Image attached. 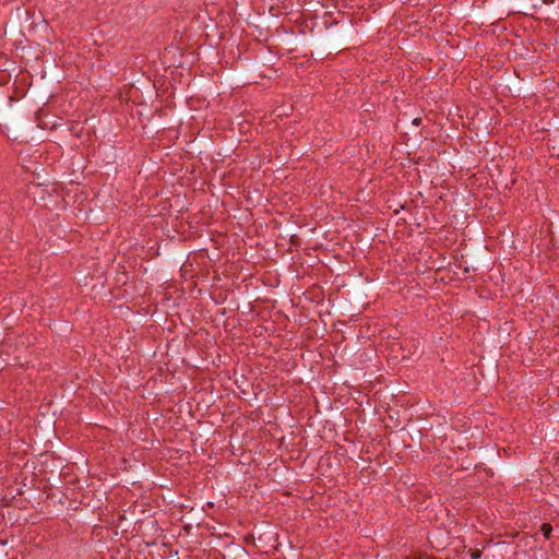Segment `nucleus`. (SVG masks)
<instances>
[{
	"mask_svg": "<svg viewBox=\"0 0 559 559\" xmlns=\"http://www.w3.org/2000/svg\"><path fill=\"white\" fill-rule=\"evenodd\" d=\"M479 557H480L479 551H476L475 554L472 555V559H478Z\"/></svg>",
	"mask_w": 559,
	"mask_h": 559,
	"instance_id": "obj_2",
	"label": "nucleus"
},
{
	"mask_svg": "<svg viewBox=\"0 0 559 559\" xmlns=\"http://www.w3.org/2000/svg\"><path fill=\"white\" fill-rule=\"evenodd\" d=\"M420 121H421L420 118H416V119L413 120V123L418 126V124H420Z\"/></svg>",
	"mask_w": 559,
	"mask_h": 559,
	"instance_id": "obj_3",
	"label": "nucleus"
},
{
	"mask_svg": "<svg viewBox=\"0 0 559 559\" xmlns=\"http://www.w3.org/2000/svg\"><path fill=\"white\" fill-rule=\"evenodd\" d=\"M554 2H555V0H544V3H546V4H551Z\"/></svg>",
	"mask_w": 559,
	"mask_h": 559,
	"instance_id": "obj_4",
	"label": "nucleus"
},
{
	"mask_svg": "<svg viewBox=\"0 0 559 559\" xmlns=\"http://www.w3.org/2000/svg\"><path fill=\"white\" fill-rule=\"evenodd\" d=\"M540 531L543 533V536L546 539H550L551 533H552V526L549 523H543L540 526Z\"/></svg>",
	"mask_w": 559,
	"mask_h": 559,
	"instance_id": "obj_1",
	"label": "nucleus"
}]
</instances>
